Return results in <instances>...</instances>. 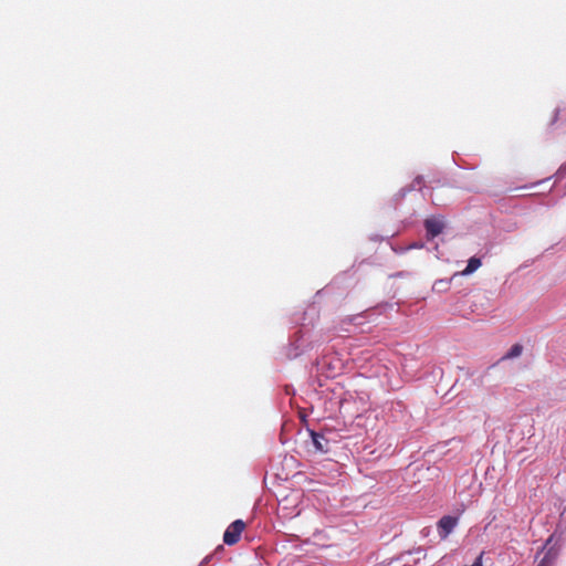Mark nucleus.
Returning <instances> with one entry per match:
<instances>
[{"label":"nucleus","mask_w":566,"mask_h":566,"mask_svg":"<svg viewBox=\"0 0 566 566\" xmlns=\"http://www.w3.org/2000/svg\"><path fill=\"white\" fill-rule=\"evenodd\" d=\"M245 523L242 520H235L232 522L223 534V542L227 545H234L237 544L240 538L242 532L245 530Z\"/></svg>","instance_id":"1"},{"label":"nucleus","mask_w":566,"mask_h":566,"mask_svg":"<svg viewBox=\"0 0 566 566\" xmlns=\"http://www.w3.org/2000/svg\"><path fill=\"white\" fill-rule=\"evenodd\" d=\"M457 524H458L457 517H453L450 515L442 516L440 518V521L438 522V530H439L440 536L442 538H446L453 531V528L457 526Z\"/></svg>","instance_id":"2"},{"label":"nucleus","mask_w":566,"mask_h":566,"mask_svg":"<svg viewBox=\"0 0 566 566\" xmlns=\"http://www.w3.org/2000/svg\"><path fill=\"white\" fill-rule=\"evenodd\" d=\"M427 234L430 238L439 235L443 230V222L438 219H427L424 222Z\"/></svg>","instance_id":"3"},{"label":"nucleus","mask_w":566,"mask_h":566,"mask_svg":"<svg viewBox=\"0 0 566 566\" xmlns=\"http://www.w3.org/2000/svg\"><path fill=\"white\" fill-rule=\"evenodd\" d=\"M312 442L316 451L327 452L328 451V440L324 434L317 433L315 431H311Z\"/></svg>","instance_id":"4"},{"label":"nucleus","mask_w":566,"mask_h":566,"mask_svg":"<svg viewBox=\"0 0 566 566\" xmlns=\"http://www.w3.org/2000/svg\"><path fill=\"white\" fill-rule=\"evenodd\" d=\"M558 552L555 548H548L537 566H555Z\"/></svg>","instance_id":"5"},{"label":"nucleus","mask_w":566,"mask_h":566,"mask_svg":"<svg viewBox=\"0 0 566 566\" xmlns=\"http://www.w3.org/2000/svg\"><path fill=\"white\" fill-rule=\"evenodd\" d=\"M480 266H481V260L479 258L473 256L468 261V265L462 271V274L469 275V274L473 273L474 271H476Z\"/></svg>","instance_id":"6"},{"label":"nucleus","mask_w":566,"mask_h":566,"mask_svg":"<svg viewBox=\"0 0 566 566\" xmlns=\"http://www.w3.org/2000/svg\"><path fill=\"white\" fill-rule=\"evenodd\" d=\"M523 352V346L521 344H514L510 350L503 356L502 359H512L518 357Z\"/></svg>","instance_id":"7"},{"label":"nucleus","mask_w":566,"mask_h":566,"mask_svg":"<svg viewBox=\"0 0 566 566\" xmlns=\"http://www.w3.org/2000/svg\"><path fill=\"white\" fill-rule=\"evenodd\" d=\"M558 113H559L558 109H556L555 113H554L553 123L557 120Z\"/></svg>","instance_id":"8"},{"label":"nucleus","mask_w":566,"mask_h":566,"mask_svg":"<svg viewBox=\"0 0 566 566\" xmlns=\"http://www.w3.org/2000/svg\"><path fill=\"white\" fill-rule=\"evenodd\" d=\"M564 170L566 171V167L564 168Z\"/></svg>","instance_id":"9"}]
</instances>
